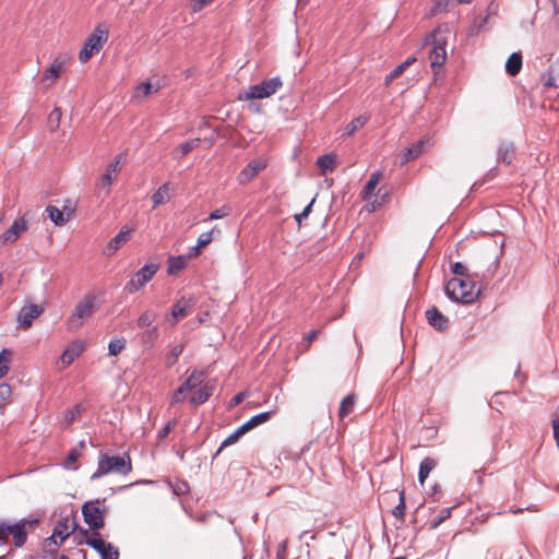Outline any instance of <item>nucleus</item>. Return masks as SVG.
Here are the masks:
<instances>
[{"label": "nucleus", "mask_w": 559, "mask_h": 559, "mask_svg": "<svg viewBox=\"0 0 559 559\" xmlns=\"http://www.w3.org/2000/svg\"><path fill=\"white\" fill-rule=\"evenodd\" d=\"M26 525L32 526L33 522L22 520L15 524H9L5 521H0V546L7 544L9 535H12L14 546L22 547L27 537Z\"/></svg>", "instance_id": "obj_6"}, {"label": "nucleus", "mask_w": 559, "mask_h": 559, "mask_svg": "<svg viewBox=\"0 0 559 559\" xmlns=\"http://www.w3.org/2000/svg\"><path fill=\"white\" fill-rule=\"evenodd\" d=\"M108 29L99 24L85 39L82 49L79 52V60L82 63L87 62L93 55L98 53L108 40Z\"/></svg>", "instance_id": "obj_4"}, {"label": "nucleus", "mask_w": 559, "mask_h": 559, "mask_svg": "<svg viewBox=\"0 0 559 559\" xmlns=\"http://www.w3.org/2000/svg\"><path fill=\"white\" fill-rule=\"evenodd\" d=\"M407 69V63H401L397 67H395L392 72L393 74L399 78L402 75V73Z\"/></svg>", "instance_id": "obj_62"}, {"label": "nucleus", "mask_w": 559, "mask_h": 559, "mask_svg": "<svg viewBox=\"0 0 559 559\" xmlns=\"http://www.w3.org/2000/svg\"><path fill=\"white\" fill-rule=\"evenodd\" d=\"M451 516V508H444L442 509L439 514L437 515V519L430 523L431 528H437L441 523H443L445 520H448Z\"/></svg>", "instance_id": "obj_44"}, {"label": "nucleus", "mask_w": 559, "mask_h": 559, "mask_svg": "<svg viewBox=\"0 0 559 559\" xmlns=\"http://www.w3.org/2000/svg\"><path fill=\"white\" fill-rule=\"evenodd\" d=\"M230 213V207L228 205H223L219 209H216L215 211L211 212L209 217L204 219V222L213 221V219H219L223 218Z\"/></svg>", "instance_id": "obj_43"}, {"label": "nucleus", "mask_w": 559, "mask_h": 559, "mask_svg": "<svg viewBox=\"0 0 559 559\" xmlns=\"http://www.w3.org/2000/svg\"><path fill=\"white\" fill-rule=\"evenodd\" d=\"M190 391L181 384L171 396V404L182 403Z\"/></svg>", "instance_id": "obj_45"}, {"label": "nucleus", "mask_w": 559, "mask_h": 559, "mask_svg": "<svg viewBox=\"0 0 559 559\" xmlns=\"http://www.w3.org/2000/svg\"><path fill=\"white\" fill-rule=\"evenodd\" d=\"M515 151L512 144L501 143L498 148L497 160L510 165L514 158Z\"/></svg>", "instance_id": "obj_21"}, {"label": "nucleus", "mask_w": 559, "mask_h": 559, "mask_svg": "<svg viewBox=\"0 0 559 559\" xmlns=\"http://www.w3.org/2000/svg\"><path fill=\"white\" fill-rule=\"evenodd\" d=\"M70 535V531L67 524L58 523L56 525L52 535L46 539V546H50L51 544L55 545V549L52 551H56V549L59 547V545L62 544V542Z\"/></svg>", "instance_id": "obj_16"}, {"label": "nucleus", "mask_w": 559, "mask_h": 559, "mask_svg": "<svg viewBox=\"0 0 559 559\" xmlns=\"http://www.w3.org/2000/svg\"><path fill=\"white\" fill-rule=\"evenodd\" d=\"M214 386L210 383H205L198 388L190 397V403L194 406L205 403L209 397L213 394Z\"/></svg>", "instance_id": "obj_18"}, {"label": "nucleus", "mask_w": 559, "mask_h": 559, "mask_svg": "<svg viewBox=\"0 0 559 559\" xmlns=\"http://www.w3.org/2000/svg\"><path fill=\"white\" fill-rule=\"evenodd\" d=\"M368 121V117L359 116L353 119L345 128L347 135H353L359 129H361Z\"/></svg>", "instance_id": "obj_38"}, {"label": "nucleus", "mask_w": 559, "mask_h": 559, "mask_svg": "<svg viewBox=\"0 0 559 559\" xmlns=\"http://www.w3.org/2000/svg\"><path fill=\"white\" fill-rule=\"evenodd\" d=\"M187 257L185 255H177V257H169L168 258V266H167V273L169 275H175L181 270H183L187 265Z\"/></svg>", "instance_id": "obj_25"}, {"label": "nucleus", "mask_w": 559, "mask_h": 559, "mask_svg": "<svg viewBox=\"0 0 559 559\" xmlns=\"http://www.w3.org/2000/svg\"><path fill=\"white\" fill-rule=\"evenodd\" d=\"M99 499L87 501L82 506V514L88 527L96 532L105 526L106 508Z\"/></svg>", "instance_id": "obj_7"}, {"label": "nucleus", "mask_w": 559, "mask_h": 559, "mask_svg": "<svg viewBox=\"0 0 559 559\" xmlns=\"http://www.w3.org/2000/svg\"><path fill=\"white\" fill-rule=\"evenodd\" d=\"M198 299L193 295L182 296L173 306L170 314H187L195 310Z\"/></svg>", "instance_id": "obj_15"}, {"label": "nucleus", "mask_w": 559, "mask_h": 559, "mask_svg": "<svg viewBox=\"0 0 559 559\" xmlns=\"http://www.w3.org/2000/svg\"><path fill=\"white\" fill-rule=\"evenodd\" d=\"M430 139L428 136H424L411 146L406 147L401 155V165H404L413 159L418 158L426 146L429 144Z\"/></svg>", "instance_id": "obj_13"}, {"label": "nucleus", "mask_w": 559, "mask_h": 559, "mask_svg": "<svg viewBox=\"0 0 559 559\" xmlns=\"http://www.w3.org/2000/svg\"><path fill=\"white\" fill-rule=\"evenodd\" d=\"M12 357L13 353L8 348L0 352V379L8 374Z\"/></svg>", "instance_id": "obj_31"}, {"label": "nucleus", "mask_w": 559, "mask_h": 559, "mask_svg": "<svg viewBox=\"0 0 559 559\" xmlns=\"http://www.w3.org/2000/svg\"><path fill=\"white\" fill-rule=\"evenodd\" d=\"M551 425L554 431V439L556 441L557 448L559 449V419L557 416L552 418Z\"/></svg>", "instance_id": "obj_57"}, {"label": "nucleus", "mask_w": 559, "mask_h": 559, "mask_svg": "<svg viewBox=\"0 0 559 559\" xmlns=\"http://www.w3.org/2000/svg\"><path fill=\"white\" fill-rule=\"evenodd\" d=\"M132 471V463L130 455H108L102 454L98 459L97 469L92 474L91 479L95 480L104 475L115 473L120 475H128Z\"/></svg>", "instance_id": "obj_2"}, {"label": "nucleus", "mask_w": 559, "mask_h": 559, "mask_svg": "<svg viewBox=\"0 0 559 559\" xmlns=\"http://www.w3.org/2000/svg\"><path fill=\"white\" fill-rule=\"evenodd\" d=\"M316 199H312L311 202L304 209L301 213H298L294 216L298 225H301L302 221L308 218L309 214L312 211V205L314 203Z\"/></svg>", "instance_id": "obj_49"}, {"label": "nucleus", "mask_w": 559, "mask_h": 559, "mask_svg": "<svg viewBox=\"0 0 559 559\" xmlns=\"http://www.w3.org/2000/svg\"><path fill=\"white\" fill-rule=\"evenodd\" d=\"M170 199L169 185L163 183L152 195L153 209L165 204Z\"/></svg>", "instance_id": "obj_23"}, {"label": "nucleus", "mask_w": 559, "mask_h": 559, "mask_svg": "<svg viewBox=\"0 0 559 559\" xmlns=\"http://www.w3.org/2000/svg\"><path fill=\"white\" fill-rule=\"evenodd\" d=\"M138 90L141 91L144 96H147L152 93V84L150 82H143L138 86Z\"/></svg>", "instance_id": "obj_61"}, {"label": "nucleus", "mask_w": 559, "mask_h": 559, "mask_svg": "<svg viewBox=\"0 0 559 559\" xmlns=\"http://www.w3.org/2000/svg\"><path fill=\"white\" fill-rule=\"evenodd\" d=\"M133 231L132 228L123 227L114 238L109 240L106 246L105 253L107 255L114 254L122 245H124L129 238L130 234Z\"/></svg>", "instance_id": "obj_14"}, {"label": "nucleus", "mask_w": 559, "mask_h": 559, "mask_svg": "<svg viewBox=\"0 0 559 559\" xmlns=\"http://www.w3.org/2000/svg\"><path fill=\"white\" fill-rule=\"evenodd\" d=\"M449 0H435L431 9L432 14L440 13L447 10Z\"/></svg>", "instance_id": "obj_52"}, {"label": "nucleus", "mask_w": 559, "mask_h": 559, "mask_svg": "<svg viewBox=\"0 0 559 559\" xmlns=\"http://www.w3.org/2000/svg\"><path fill=\"white\" fill-rule=\"evenodd\" d=\"M79 456L80 452L76 449H72L64 461V466L69 468L72 467L78 461Z\"/></svg>", "instance_id": "obj_51"}, {"label": "nucleus", "mask_w": 559, "mask_h": 559, "mask_svg": "<svg viewBox=\"0 0 559 559\" xmlns=\"http://www.w3.org/2000/svg\"><path fill=\"white\" fill-rule=\"evenodd\" d=\"M82 406L81 405H75L73 406L71 409H69L66 414H64V419L67 421V424H71L72 421H74V419L80 416V414L82 413Z\"/></svg>", "instance_id": "obj_48"}, {"label": "nucleus", "mask_w": 559, "mask_h": 559, "mask_svg": "<svg viewBox=\"0 0 559 559\" xmlns=\"http://www.w3.org/2000/svg\"><path fill=\"white\" fill-rule=\"evenodd\" d=\"M437 466V461L432 457H425L420 465L418 472V480L421 485H424L426 478L429 476V473Z\"/></svg>", "instance_id": "obj_26"}, {"label": "nucleus", "mask_w": 559, "mask_h": 559, "mask_svg": "<svg viewBox=\"0 0 559 559\" xmlns=\"http://www.w3.org/2000/svg\"><path fill=\"white\" fill-rule=\"evenodd\" d=\"M62 112L59 107H55L48 116L47 126L50 132L58 130L61 122Z\"/></svg>", "instance_id": "obj_34"}, {"label": "nucleus", "mask_w": 559, "mask_h": 559, "mask_svg": "<svg viewBox=\"0 0 559 559\" xmlns=\"http://www.w3.org/2000/svg\"><path fill=\"white\" fill-rule=\"evenodd\" d=\"M274 413H275V411H273V412H264V413H260L258 415H254L248 421L242 424L240 427L242 428L245 433H247L251 429H253V428H255V427L266 423L271 418L272 414H274Z\"/></svg>", "instance_id": "obj_19"}, {"label": "nucleus", "mask_w": 559, "mask_h": 559, "mask_svg": "<svg viewBox=\"0 0 559 559\" xmlns=\"http://www.w3.org/2000/svg\"><path fill=\"white\" fill-rule=\"evenodd\" d=\"M445 294L454 301L471 304L479 295V289L471 282L453 277L445 285Z\"/></svg>", "instance_id": "obj_3"}, {"label": "nucleus", "mask_w": 559, "mask_h": 559, "mask_svg": "<svg viewBox=\"0 0 559 559\" xmlns=\"http://www.w3.org/2000/svg\"><path fill=\"white\" fill-rule=\"evenodd\" d=\"M381 178V174L379 171L371 174L369 180L365 185L364 189L361 190V199L362 200H369L372 195L374 189L379 185Z\"/></svg>", "instance_id": "obj_27"}, {"label": "nucleus", "mask_w": 559, "mask_h": 559, "mask_svg": "<svg viewBox=\"0 0 559 559\" xmlns=\"http://www.w3.org/2000/svg\"><path fill=\"white\" fill-rule=\"evenodd\" d=\"M12 390L8 383H0V400L7 401L11 396Z\"/></svg>", "instance_id": "obj_55"}, {"label": "nucleus", "mask_w": 559, "mask_h": 559, "mask_svg": "<svg viewBox=\"0 0 559 559\" xmlns=\"http://www.w3.org/2000/svg\"><path fill=\"white\" fill-rule=\"evenodd\" d=\"M201 249L202 248L197 243V246L189 249V252L185 257H187V260L197 258L200 255Z\"/></svg>", "instance_id": "obj_60"}, {"label": "nucleus", "mask_w": 559, "mask_h": 559, "mask_svg": "<svg viewBox=\"0 0 559 559\" xmlns=\"http://www.w3.org/2000/svg\"><path fill=\"white\" fill-rule=\"evenodd\" d=\"M126 348L124 338L112 340L108 345L109 355L117 356Z\"/></svg>", "instance_id": "obj_41"}, {"label": "nucleus", "mask_w": 559, "mask_h": 559, "mask_svg": "<svg viewBox=\"0 0 559 559\" xmlns=\"http://www.w3.org/2000/svg\"><path fill=\"white\" fill-rule=\"evenodd\" d=\"M34 317H19V328L22 330H27L32 326V319Z\"/></svg>", "instance_id": "obj_58"}, {"label": "nucleus", "mask_w": 559, "mask_h": 559, "mask_svg": "<svg viewBox=\"0 0 559 559\" xmlns=\"http://www.w3.org/2000/svg\"><path fill=\"white\" fill-rule=\"evenodd\" d=\"M320 333L319 330H311L305 337V348L308 349L310 344L317 338L318 334Z\"/></svg>", "instance_id": "obj_59"}, {"label": "nucleus", "mask_w": 559, "mask_h": 559, "mask_svg": "<svg viewBox=\"0 0 559 559\" xmlns=\"http://www.w3.org/2000/svg\"><path fill=\"white\" fill-rule=\"evenodd\" d=\"M213 1L214 0H190L189 7L191 12L198 13Z\"/></svg>", "instance_id": "obj_47"}, {"label": "nucleus", "mask_w": 559, "mask_h": 559, "mask_svg": "<svg viewBox=\"0 0 559 559\" xmlns=\"http://www.w3.org/2000/svg\"><path fill=\"white\" fill-rule=\"evenodd\" d=\"M63 63L59 61L58 59H55L52 64L45 70L44 72V79L45 80H51L55 81L60 76V73L62 71Z\"/></svg>", "instance_id": "obj_36"}, {"label": "nucleus", "mask_w": 559, "mask_h": 559, "mask_svg": "<svg viewBox=\"0 0 559 559\" xmlns=\"http://www.w3.org/2000/svg\"><path fill=\"white\" fill-rule=\"evenodd\" d=\"M203 380V372L193 371L182 384L191 392L194 389L202 386Z\"/></svg>", "instance_id": "obj_33"}, {"label": "nucleus", "mask_w": 559, "mask_h": 559, "mask_svg": "<svg viewBox=\"0 0 559 559\" xmlns=\"http://www.w3.org/2000/svg\"><path fill=\"white\" fill-rule=\"evenodd\" d=\"M120 163H121V154L117 155L114 160L107 166V171L114 174L115 176L118 175L120 171Z\"/></svg>", "instance_id": "obj_50"}, {"label": "nucleus", "mask_w": 559, "mask_h": 559, "mask_svg": "<svg viewBox=\"0 0 559 559\" xmlns=\"http://www.w3.org/2000/svg\"><path fill=\"white\" fill-rule=\"evenodd\" d=\"M84 343L76 341L71 343L61 354L58 361V369L63 370L68 368L75 359H78L84 352Z\"/></svg>", "instance_id": "obj_11"}, {"label": "nucleus", "mask_w": 559, "mask_h": 559, "mask_svg": "<svg viewBox=\"0 0 559 559\" xmlns=\"http://www.w3.org/2000/svg\"><path fill=\"white\" fill-rule=\"evenodd\" d=\"M355 403H356L355 394H349V395L345 396L340 404L338 417L341 419H344L346 416H348L350 413H353Z\"/></svg>", "instance_id": "obj_29"}, {"label": "nucleus", "mask_w": 559, "mask_h": 559, "mask_svg": "<svg viewBox=\"0 0 559 559\" xmlns=\"http://www.w3.org/2000/svg\"><path fill=\"white\" fill-rule=\"evenodd\" d=\"M552 4V10L555 14H559V0H549Z\"/></svg>", "instance_id": "obj_64"}, {"label": "nucleus", "mask_w": 559, "mask_h": 559, "mask_svg": "<svg viewBox=\"0 0 559 559\" xmlns=\"http://www.w3.org/2000/svg\"><path fill=\"white\" fill-rule=\"evenodd\" d=\"M46 212L51 222L57 226H62L68 222V217H64L63 213L55 205H48Z\"/></svg>", "instance_id": "obj_32"}, {"label": "nucleus", "mask_w": 559, "mask_h": 559, "mask_svg": "<svg viewBox=\"0 0 559 559\" xmlns=\"http://www.w3.org/2000/svg\"><path fill=\"white\" fill-rule=\"evenodd\" d=\"M96 297L94 295H87L81 300L75 307L74 314H91L95 311Z\"/></svg>", "instance_id": "obj_22"}, {"label": "nucleus", "mask_w": 559, "mask_h": 559, "mask_svg": "<svg viewBox=\"0 0 559 559\" xmlns=\"http://www.w3.org/2000/svg\"><path fill=\"white\" fill-rule=\"evenodd\" d=\"M247 396H248V392L247 391H242V392L237 393L229 401V408H233V407L239 405Z\"/></svg>", "instance_id": "obj_53"}, {"label": "nucleus", "mask_w": 559, "mask_h": 559, "mask_svg": "<svg viewBox=\"0 0 559 559\" xmlns=\"http://www.w3.org/2000/svg\"><path fill=\"white\" fill-rule=\"evenodd\" d=\"M201 140L199 138L192 139L188 142L181 143L175 148L176 157H183L200 145Z\"/></svg>", "instance_id": "obj_30"}, {"label": "nucleus", "mask_w": 559, "mask_h": 559, "mask_svg": "<svg viewBox=\"0 0 559 559\" xmlns=\"http://www.w3.org/2000/svg\"><path fill=\"white\" fill-rule=\"evenodd\" d=\"M428 322L438 331H443L448 328V317H427Z\"/></svg>", "instance_id": "obj_42"}, {"label": "nucleus", "mask_w": 559, "mask_h": 559, "mask_svg": "<svg viewBox=\"0 0 559 559\" xmlns=\"http://www.w3.org/2000/svg\"><path fill=\"white\" fill-rule=\"evenodd\" d=\"M44 312V308L39 305L31 304L21 309L19 314H41Z\"/></svg>", "instance_id": "obj_46"}, {"label": "nucleus", "mask_w": 559, "mask_h": 559, "mask_svg": "<svg viewBox=\"0 0 559 559\" xmlns=\"http://www.w3.org/2000/svg\"><path fill=\"white\" fill-rule=\"evenodd\" d=\"M317 165L323 175L331 173L336 166L335 156L331 154L321 155L317 159Z\"/></svg>", "instance_id": "obj_28"}, {"label": "nucleus", "mask_w": 559, "mask_h": 559, "mask_svg": "<svg viewBox=\"0 0 559 559\" xmlns=\"http://www.w3.org/2000/svg\"><path fill=\"white\" fill-rule=\"evenodd\" d=\"M522 68V55L520 52H513L506 62V71L510 75H516Z\"/></svg>", "instance_id": "obj_24"}, {"label": "nucleus", "mask_w": 559, "mask_h": 559, "mask_svg": "<svg viewBox=\"0 0 559 559\" xmlns=\"http://www.w3.org/2000/svg\"><path fill=\"white\" fill-rule=\"evenodd\" d=\"M27 230V224L24 218H17L13 224L0 235V247L15 242Z\"/></svg>", "instance_id": "obj_12"}, {"label": "nucleus", "mask_w": 559, "mask_h": 559, "mask_svg": "<svg viewBox=\"0 0 559 559\" xmlns=\"http://www.w3.org/2000/svg\"><path fill=\"white\" fill-rule=\"evenodd\" d=\"M86 544L94 548L100 556L102 559H119L118 549L110 543H106L98 532H92L91 534L86 531Z\"/></svg>", "instance_id": "obj_8"}, {"label": "nucleus", "mask_w": 559, "mask_h": 559, "mask_svg": "<svg viewBox=\"0 0 559 559\" xmlns=\"http://www.w3.org/2000/svg\"><path fill=\"white\" fill-rule=\"evenodd\" d=\"M269 165L265 157H258L250 160L247 166L238 174L237 181L239 185L246 186L251 182L262 170Z\"/></svg>", "instance_id": "obj_10"}, {"label": "nucleus", "mask_w": 559, "mask_h": 559, "mask_svg": "<svg viewBox=\"0 0 559 559\" xmlns=\"http://www.w3.org/2000/svg\"><path fill=\"white\" fill-rule=\"evenodd\" d=\"M245 435V431L241 427H238L231 435H229L221 444L219 449L216 452V455H218L224 448H227L231 444H235L238 442V440Z\"/></svg>", "instance_id": "obj_37"}, {"label": "nucleus", "mask_w": 559, "mask_h": 559, "mask_svg": "<svg viewBox=\"0 0 559 559\" xmlns=\"http://www.w3.org/2000/svg\"><path fill=\"white\" fill-rule=\"evenodd\" d=\"M182 352H183V345L179 344V345L174 346L166 357V366L167 367L174 366L177 362L179 356L182 354Z\"/></svg>", "instance_id": "obj_39"}, {"label": "nucleus", "mask_w": 559, "mask_h": 559, "mask_svg": "<svg viewBox=\"0 0 559 559\" xmlns=\"http://www.w3.org/2000/svg\"><path fill=\"white\" fill-rule=\"evenodd\" d=\"M82 318L83 317H71L69 322H68V329L70 331H74L76 330L79 326H81L83 324L82 322Z\"/></svg>", "instance_id": "obj_56"}, {"label": "nucleus", "mask_w": 559, "mask_h": 559, "mask_svg": "<svg viewBox=\"0 0 559 559\" xmlns=\"http://www.w3.org/2000/svg\"><path fill=\"white\" fill-rule=\"evenodd\" d=\"M283 87V81L280 76L263 80L261 83L249 86L238 96L239 100L263 99L271 97Z\"/></svg>", "instance_id": "obj_5"}, {"label": "nucleus", "mask_w": 559, "mask_h": 559, "mask_svg": "<svg viewBox=\"0 0 559 559\" xmlns=\"http://www.w3.org/2000/svg\"><path fill=\"white\" fill-rule=\"evenodd\" d=\"M452 272L459 276H468L466 266L461 262H455L452 265Z\"/></svg>", "instance_id": "obj_54"}, {"label": "nucleus", "mask_w": 559, "mask_h": 559, "mask_svg": "<svg viewBox=\"0 0 559 559\" xmlns=\"http://www.w3.org/2000/svg\"><path fill=\"white\" fill-rule=\"evenodd\" d=\"M424 314H442L436 306L426 309Z\"/></svg>", "instance_id": "obj_63"}, {"label": "nucleus", "mask_w": 559, "mask_h": 559, "mask_svg": "<svg viewBox=\"0 0 559 559\" xmlns=\"http://www.w3.org/2000/svg\"><path fill=\"white\" fill-rule=\"evenodd\" d=\"M158 267L159 266L157 263L145 264L127 283L126 289H128L130 293L140 290L142 287L145 286L146 283H148L152 280V277L158 271Z\"/></svg>", "instance_id": "obj_9"}, {"label": "nucleus", "mask_w": 559, "mask_h": 559, "mask_svg": "<svg viewBox=\"0 0 559 559\" xmlns=\"http://www.w3.org/2000/svg\"><path fill=\"white\" fill-rule=\"evenodd\" d=\"M544 84L548 87L559 86V60L555 61L543 75Z\"/></svg>", "instance_id": "obj_20"}, {"label": "nucleus", "mask_w": 559, "mask_h": 559, "mask_svg": "<svg viewBox=\"0 0 559 559\" xmlns=\"http://www.w3.org/2000/svg\"><path fill=\"white\" fill-rule=\"evenodd\" d=\"M116 178L117 176L106 170L105 174L95 183V193L98 197H108L110 194V187Z\"/></svg>", "instance_id": "obj_17"}, {"label": "nucleus", "mask_w": 559, "mask_h": 559, "mask_svg": "<svg viewBox=\"0 0 559 559\" xmlns=\"http://www.w3.org/2000/svg\"><path fill=\"white\" fill-rule=\"evenodd\" d=\"M393 515L399 519L403 520L406 513V504H405V491L401 490L400 492V502L399 504L393 509Z\"/></svg>", "instance_id": "obj_40"}, {"label": "nucleus", "mask_w": 559, "mask_h": 559, "mask_svg": "<svg viewBox=\"0 0 559 559\" xmlns=\"http://www.w3.org/2000/svg\"><path fill=\"white\" fill-rule=\"evenodd\" d=\"M219 235H221V230L217 227H213L211 230L201 234L198 238L199 247L205 248Z\"/></svg>", "instance_id": "obj_35"}, {"label": "nucleus", "mask_w": 559, "mask_h": 559, "mask_svg": "<svg viewBox=\"0 0 559 559\" xmlns=\"http://www.w3.org/2000/svg\"><path fill=\"white\" fill-rule=\"evenodd\" d=\"M450 33L451 29L449 24H440L429 35H427L425 39L426 44L432 46L429 51V60L433 70L436 68H441L447 60L445 48Z\"/></svg>", "instance_id": "obj_1"}]
</instances>
